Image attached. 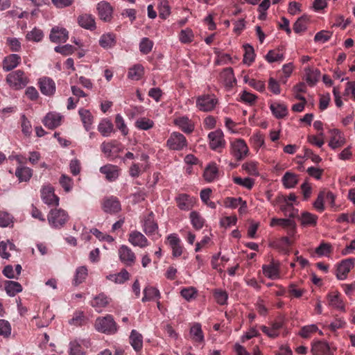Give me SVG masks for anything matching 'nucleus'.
<instances>
[{
    "instance_id": "f257e3e1",
    "label": "nucleus",
    "mask_w": 355,
    "mask_h": 355,
    "mask_svg": "<svg viewBox=\"0 0 355 355\" xmlns=\"http://www.w3.org/2000/svg\"><path fill=\"white\" fill-rule=\"evenodd\" d=\"M96 329L101 333L112 335L117 331V324L112 315L99 317L95 322Z\"/></svg>"
},
{
    "instance_id": "f03ea898",
    "label": "nucleus",
    "mask_w": 355,
    "mask_h": 355,
    "mask_svg": "<svg viewBox=\"0 0 355 355\" xmlns=\"http://www.w3.org/2000/svg\"><path fill=\"white\" fill-rule=\"evenodd\" d=\"M67 212L62 209H51L47 216L50 226L54 229H60L69 220Z\"/></svg>"
},
{
    "instance_id": "7ed1b4c3",
    "label": "nucleus",
    "mask_w": 355,
    "mask_h": 355,
    "mask_svg": "<svg viewBox=\"0 0 355 355\" xmlns=\"http://www.w3.org/2000/svg\"><path fill=\"white\" fill-rule=\"evenodd\" d=\"M6 82L9 86L15 89H23L28 83V78L21 70H16L8 74Z\"/></svg>"
},
{
    "instance_id": "20e7f679",
    "label": "nucleus",
    "mask_w": 355,
    "mask_h": 355,
    "mask_svg": "<svg viewBox=\"0 0 355 355\" xmlns=\"http://www.w3.org/2000/svg\"><path fill=\"white\" fill-rule=\"evenodd\" d=\"M141 227L144 232L148 236L160 237L158 232V225L155 220V215L150 211L146 216H143L141 218Z\"/></svg>"
},
{
    "instance_id": "39448f33",
    "label": "nucleus",
    "mask_w": 355,
    "mask_h": 355,
    "mask_svg": "<svg viewBox=\"0 0 355 355\" xmlns=\"http://www.w3.org/2000/svg\"><path fill=\"white\" fill-rule=\"evenodd\" d=\"M231 154L237 160H242L245 159L249 153V148L247 144L243 139H238L230 144Z\"/></svg>"
},
{
    "instance_id": "423d86ee",
    "label": "nucleus",
    "mask_w": 355,
    "mask_h": 355,
    "mask_svg": "<svg viewBox=\"0 0 355 355\" xmlns=\"http://www.w3.org/2000/svg\"><path fill=\"white\" fill-rule=\"evenodd\" d=\"M209 145L211 150L220 151L226 145L224 134L220 129L210 132L208 134Z\"/></svg>"
},
{
    "instance_id": "0eeeda50",
    "label": "nucleus",
    "mask_w": 355,
    "mask_h": 355,
    "mask_svg": "<svg viewBox=\"0 0 355 355\" xmlns=\"http://www.w3.org/2000/svg\"><path fill=\"white\" fill-rule=\"evenodd\" d=\"M218 103L214 95L203 94L196 98V107L202 112H211Z\"/></svg>"
},
{
    "instance_id": "6e6552de",
    "label": "nucleus",
    "mask_w": 355,
    "mask_h": 355,
    "mask_svg": "<svg viewBox=\"0 0 355 355\" xmlns=\"http://www.w3.org/2000/svg\"><path fill=\"white\" fill-rule=\"evenodd\" d=\"M166 146L173 150H182L187 146V141L182 134L173 132L167 139Z\"/></svg>"
},
{
    "instance_id": "1a4fd4ad",
    "label": "nucleus",
    "mask_w": 355,
    "mask_h": 355,
    "mask_svg": "<svg viewBox=\"0 0 355 355\" xmlns=\"http://www.w3.org/2000/svg\"><path fill=\"white\" fill-rule=\"evenodd\" d=\"M288 236H284L277 241L275 246L282 250L283 252L286 253L288 250V247L292 244V237L295 233V223L292 220L285 229Z\"/></svg>"
},
{
    "instance_id": "9d476101",
    "label": "nucleus",
    "mask_w": 355,
    "mask_h": 355,
    "mask_svg": "<svg viewBox=\"0 0 355 355\" xmlns=\"http://www.w3.org/2000/svg\"><path fill=\"white\" fill-rule=\"evenodd\" d=\"M41 198L44 203L49 206H58L59 205V198L55 194L54 188L50 184L42 187Z\"/></svg>"
},
{
    "instance_id": "9b49d317",
    "label": "nucleus",
    "mask_w": 355,
    "mask_h": 355,
    "mask_svg": "<svg viewBox=\"0 0 355 355\" xmlns=\"http://www.w3.org/2000/svg\"><path fill=\"white\" fill-rule=\"evenodd\" d=\"M96 10L100 19L109 22L113 17V7L106 1H101L96 4Z\"/></svg>"
},
{
    "instance_id": "f8f14e48",
    "label": "nucleus",
    "mask_w": 355,
    "mask_h": 355,
    "mask_svg": "<svg viewBox=\"0 0 355 355\" xmlns=\"http://www.w3.org/2000/svg\"><path fill=\"white\" fill-rule=\"evenodd\" d=\"M119 260L127 266H132L136 261V255L130 248L122 245L118 250Z\"/></svg>"
},
{
    "instance_id": "ddd939ff",
    "label": "nucleus",
    "mask_w": 355,
    "mask_h": 355,
    "mask_svg": "<svg viewBox=\"0 0 355 355\" xmlns=\"http://www.w3.org/2000/svg\"><path fill=\"white\" fill-rule=\"evenodd\" d=\"M166 243L170 246L172 250V255L173 257H179L183 253V246L182 241L175 233L170 234L166 237Z\"/></svg>"
},
{
    "instance_id": "4468645a",
    "label": "nucleus",
    "mask_w": 355,
    "mask_h": 355,
    "mask_svg": "<svg viewBox=\"0 0 355 355\" xmlns=\"http://www.w3.org/2000/svg\"><path fill=\"white\" fill-rule=\"evenodd\" d=\"M128 241L134 247L145 248L150 245L146 236L137 230H133L128 235Z\"/></svg>"
},
{
    "instance_id": "2eb2a0df",
    "label": "nucleus",
    "mask_w": 355,
    "mask_h": 355,
    "mask_svg": "<svg viewBox=\"0 0 355 355\" xmlns=\"http://www.w3.org/2000/svg\"><path fill=\"white\" fill-rule=\"evenodd\" d=\"M62 119L63 116L60 113L50 112L44 117L42 123L47 128L53 130L61 125Z\"/></svg>"
},
{
    "instance_id": "dca6fc26",
    "label": "nucleus",
    "mask_w": 355,
    "mask_h": 355,
    "mask_svg": "<svg viewBox=\"0 0 355 355\" xmlns=\"http://www.w3.org/2000/svg\"><path fill=\"white\" fill-rule=\"evenodd\" d=\"M39 87L42 94L48 96H53L56 89L55 82L49 77H43L39 79Z\"/></svg>"
},
{
    "instance_id": "f3484780",
    "label": "nucleus",
    "mask_w": 355,
    "mask_h": 355,
    "mask_svg": "<svg viewBox=\"0 0 355 355\" xmlns=\"http://www.w3.org/2000/svg\"><path fill=\"white\" fill-rule=\"evenodd\" d=\"M69 38V33L66 28L60 26L52 28L49 39L53 43H64Z\"/></svg>"
},
{
    "instance_id": "a211bd4d",
    "label": "nucleus",
    "mask_w": 355,
    "mask_h": 355,
    "mask_svg": "<svg viewBox=\"0 0 355 355\" xmlns=\"http://www.w3.org/2000/svg\"><path fill=\"white\" fill-rule=\"evenodd\" d=\"M354 266V259H347L343 260L336 269V276L339 280H344L347 278L348 272Z\"/></svg>"
},
{
    "instance_id": "6ab92c4d",
    "label": "nucleus",
    "mask_w": 355,
    "mask_h": 355,
    "mask_svg": "<svg viewBox=\"0 0 355 355\" xmlns=\"http://www.w3.org/2000/svg\"><path fill=\"white\" fill-rule=\"evenodd\" d=\"M103 210L110 214H115L121 211V203L117 198L110 196L105 198L103 203Z\"/></svg>"
},
{
    "instance_id": "aec40b11",
    "label": "nucleus",
    "mask_w": 355,
    "mask_h": 355,
    "mask_svg": "<svg viewBox=\"0 0 355 355\" xmlns=\"http://www.w3.org/2000/svg\"><path fill=\"white\" fill-rule=\"evenodd\" d=\"M178 207L184 211L191 209L195 204V198L184 193L178 195L176 197Z\"/></svg>"
},
{
    "instance_id": "412c9836",
    "label": "nucleus",
    "mask_w": 355,
    "mask_h": 355,
    "mask_svg": "<svg viewBox=\"0 0 355 355\" xmlns=\"http://www.w3.org/2000/svg\"><path fill=\"white\" fill-rule=\"evenodd\" d=\"M331 137L329 142V146L335 150L343 146L345 144L344 135L337 129L331 130Z\"/></svg>"
},
{
    "instance_id": "4be33fe9",
    "label": "nucleus",
    "mask_w": 355,
    "mask_h": 355,
    "mask_svg": "<svg viewBox=\"0 0 355 355\" xmlns=\"http://www.w3.org/2000/svg\"><path fill=\"white\" fill-rule=\"evenodd\" d=\"M312 353L314 355L333 354L329 344L324 340L315 341L312 345Z\"/></svg>"
},
{
    "instance_id": "5701e85b",
    "label": "nucleus",
    "mask_w": 355,
    "mask_h": 355,
    "mask_svg": "<svg viewBox=\"0 0 355 355\" xmlns=\"http://www.w3.org/2000/svg\"><path fill=\"white\" fill-rule=\"evenodd\" d=\"M174 123L185 133H191L194 130L193 122L185 116L175 119Z\"/></svg>"
},
{
    "instance_id": "b1692460",
    "label": "nucleus",
    "mask_w": 355,
    "mask_h": 355,
    "mask_svg": "<svg viewBox=\"0 0 355 355\" xmlns=\"http://www.w3.org/2000/svg\"><path fill=\"white\" fill-rule=\"evenodd\" d=\"M263 275L270 279H277L279 278V264L272 262L268 265L262 266Z\"/></svg>"
},
{
    "instance_id": "393cba45",
    "label": "nucleus",
    "mask_w": 355,
    "mask_h": 355,
    "mask_svg": "<svg viewBox=\"0 0 355 355\" xmlns=\"http://www.w3.org/2000/svg\"><path fill=\"white\" fill-rule=\"evenodd\" d=\"M100 172L105 175V178L110 182L116 180L119 177V169L116 166L107 164L100 168Z\"/></svg>"
},
{
    "instance_id": "a878e982",
    "label": "nucleus",
    "mask_w": 355,
    "mask_h": 355,
    "mask_svg": "<svg viewBox=\"0 0 355 355\" xmlns=\"http://www.w3.org/2000/svg\"><path fill=\"white\" fill-rule=\"evenodd\" d=\"M270 109L272 114L277 119L283 118L288 114L287 106L279 101L272 102L270 105Z\"/></svg>"
},
{
    "instance_id": "bb28decb",
    "label": "nucleus",
    "mask_w": 355,
    "mask_h": 355,
    "mask_svg": "<svg viewBox=\"0 0 355 355\" xmlns=\"http://www.w3.org/2000/svg\"><path fill=\"white\" fill-rule=\"evenodd\" d=\"M21 62V57L17 54H10L6 56L3 61V69L6 71H11L18 66Z\"/></svg>"
},
{
    "instance_id": "cd10ccee",
    "label": "nucleus",
    "mask_w": 355,
    "mask_h": 355,
    "mask_svg": "<svg viewBox=\"0 0 355 355\" xmlns=\"http://www.w3.org/2000/svg\"><path fill=\"white\" fill-rule=\"evenodd\" d=\"M130 278V274L125 269H122L119 272L106 275V279L114 284H122Z\"/></svg>"
},
{
    "instance_id": "c85d7f7f",
    "label": "nucleus",
    "mask_w": 355,
    "mask_h": 355,
    "mask_svg": "<svg viewBox=\"0 0 355 355\" xmlns=\"http://www.w3.org/2000/svg\"><path fill=\"white\" fill-rule=\"evenodd\" d=\"M78 24L83 28L94 30L96 28L94 17L89 14H83L78 17Z\"/></svg>"
},
{
    "instance_id": "c756f323",
    "label": "nucleus",
    "mask_w": 355,
    "mask_h": 355,
    "mask_svg": "<svg viewBox=\"0 0 355 355\" xmlns=\"http://www.w3.org/2000/svg\"><path fill=\"white\" fill-rule=\"evenodd\" d=\"M203 177L206 182H211L216 180L218 177V169L216 164H209L203 173Z\"/></svg>"
},
{
    "instance_id": "7c9ffc66",
    "label": "nucleus",
    "mask_w": 355,
    "mask_h": 355,
    "mask_svg": "<svg viewBox=\"0 0 355 355\" xmlns=\"http://www.w3.org/2000/svg\"><path fill=\"white\" fill-rule=\"evenodd\" d=\"M323 124L320 121H315L313 123V127L315 130L319 131V133L316 136L312 135V144H315L318 147H322L324 144V132L322 130Z\"/></svg>"
},
{
    "instance_id": "2f4dec72",
    "label": "nucleus",
    "mask_w": 355,
    "mask_h": 355,
    "mask_svg": "<svg viewBox=\"0 0 355 355\" xmlns=\"http://www.w3.org/2000/svg\"><path fill=\"white\" fill-rule=\"evenodd\" d=\"M99 44L103 49H111L116 44V36L112 33L103 34L99 39Z\"/></svg>"
},
{
    "instance_id": "473e14b6",
    "label": "nucleus",
    "mask_w": 355,
    "mask_h": 355,
    "mask_svg": "<svg viewBox=\"0 0 355 355\" xmlns=\"http://www.w3.org/2000/svg\"><path fill=\"white\" fill-rule=\"evenodd\" d=\"M130 343L136 352L140 351L143 347L142 335L135 329L132 330L130 336Z\"/></svg>"
},
{
    "instance_id": "72a5a7b5",
    "label": "nucleus",
    "mask_w": 355,
    "mask_h": 355,
    "mask_svg": "<svg viewBox=\"0 0 355 355\" xmlns=\"http://www.w3.org/2000/svg\"><path fill=\"white\" fill-rule=\"evenodd\" d=\"M84 128L87 131L92 128L93 123V116L88 110L80 108L78 111Z\"/></svg>"
},
{
    "instance_id": "f704fd0d",
    "label": "nucleus",
    "mask_w": 355,
    "mask_h": 355,
    "mask_svg": "<svg viewBox=\"0 0 355 355\" xmlns=\"http://www.w3.org/2000/svg\"><path fill=\"white\" fill-rule=\"evenodd\" d=\"M15 175L20 182H27L32 177L33 171L27 166H19L15 171Z\"/></svg>"
},
{
    "instance_id": "c9c22d12",
    "label": "nucleus",
    "mask_w": 355,
    "mask_h": 355,
    "mask_svg": "<svg viewBox=\"0 0 355 355\" xmlns=\"http://www.w3.org/2000/svg\"><path fill=\"white\" fill-rule=\"evenodd\" d=\"M98 130L103 137H109L114 130V126L109 119H105L99 123Z\"/></svg>"
},
{
    "instance_id": "e433bc0d",
    "label": "nucleus",
    "mask_w": 355,
    "mask_h": 355,
    "mask_svg": "<svg viewBox=\"0 0 355 355\" xmlns=\"http://www.w3.org/2000/svg\"><path fill=\"white\" fill-rule=\"evenodd\" d=\"M85 341L82 340H74L69 343V355H84L83 348Z\"/></svg>"
},
{
    "instance_id": "4c0bfd02",
    "label": "nucleus",
    "mask_w": 355,
    "mask_h": 355,
    "mask_svg": "<svg viewBox=\"0 0 355 355\" xmlns=\"http://www.w3.org/2000/svg\"><path fill=\"white\" fill-rule=\"evenodd\" d=\"M144 73V67L139 64H137L129 69L128 78L132 80H139L143 76Z\"/></svg>"
},
{
    "instance_id": "58836bf2",
    "label": "nucleus",
    "mask_w": 355,
    "mask_h": 355,
    "mask_svg": "<svg viewBox=\"0 0 355 355\" xmlns=\"http://www.w3.org/2000/svg\"><path fill=\"white\" fill-rule=\"evenodd\" d=\"M329 304L333 307L345 311V304L342 299L340 298L338 293H333L329 295Z\"/></svg>"
},
{
    "instance_id": "ea45409f",
    "label": "nucleus",
    "mask_w": 355,
    "mask_h": 355,
    "mask_svg": "<svg viewBox=\"0 0 355 355\" xmlns=\"http://www.w3.org/2000/svg\"><path fill=\"white\" fill-rule=\"evenodd\" d=\"M5 289L8 295L14 297L16 294L22 291V286L17 282L8 281L6 283Z\"/></svg>"
},
{
    "instance_id": "a19ab883",
    "label": "nucleus",
    "mask_w": 355,
    "mask_h": 355,
    "mask_svg": "<svg viewBox=\"0 0 355 355\" xmlns=\"http://www.w3.org/2000/svg\"><path fill=\"white\" fill-rule=\"evenodd\" d=\"M159 297L160 293L158 289L153 286H146L144 289V297L141 300L143 302H145L155 298H159Z\"/></svg>"
},
{
    "instance_id": "79ce46f5",
    "label": "nucleus",
    "mask_w": 355,
    "mask_h": 355,
    "mask_svg": "<svg viewBox=\"0 0 355 355\" xmlns=\"http://www.w3.org/2000/svg\"><path fill=\"white\" fill-rule=\"evenodd\" d=\"M44 36L42 30L35 27L26 33V38L31 42H40L43 40Z\"/></svg>"
},
{
    "instance_id": "37998d69",
    "label": "nucleus",
    "mask_w": 355,
    "mask_h": 355,
    "mask_svg": "<svg viewBox=\"0 0 355 355\" xmlns=\"http://www.w3.org/2000/svg\"><path fill=\"white\" fill-rule=\"evenodd\" d=\"M190 334L193 341L199 343L204 341V336L200 324H194L191 327Z\"/></svg>"
},
{
    "instance_id": "c03bdc74",
    "label": "nucleus",
    "mask_w": 355,
    "mask_h": 355,
    "mask_svg": "<svg viewBox=\"0 0 355 355\" xmlns=\"http://www.w3.org/2000/svg\"><path fill=\"white\" fill-rule=\"evenodd\" d=\"M88 275V270L86 266L78 267L76 270L73 283L76 285L80 284L85 281Z\"/></svg>"
},
{
    "instance_id": "a18cd8bd",
    "label": "nucleus",
    "mask_w": 355,
    "mask_h": 355,
    "mask_svg": "<svg viewBox=\"0 0 355 355\" xmlns=\"http://www.w3.org/2000/svg\"><path fill=\"white\" fill-rule=\"evenodd\" d=\"M108 303L106 296L101 294L94 297L91 302V305L96 309V311L101 312L102 309L105 307Z\"/></svg>"
},
{
    "instance_id": "49530a36",
    "label": "nucleus",
    "mask_w": 355,
    "mask_h": 355,
    "mask_svg": "<svg viewBox=\"0 0 355 355\" xmlns=\"http://www.w3.org/2000/svg\"><path fill=\"white\" fill-rule=\"evenodd\" d=\"M190 220L191 225L196 230L202 228L205 220L197 211H193L190 213Z\"/></svg>"
},
{
    "instance_id": "de8ad7c7",
    "label": "nucleus",
    "mask_w": 355,
    "mask_h": 355,
    "mask_svg": "<svg viewBox=\"0 0 355 355\" xmlns=\"http://www.w3.org/2000/svg\"><path fill=\"white\" fill-rule=\"evenodd\" d=\"M282 182L286 188L291 189L297 184V178L296 175L294 173L291 172H286L282 178Z\"/></svg>"
},
{
    "instance_id": "09e8293b",
    "label": "nucleus",
    "mask_w": 355,
    "mask_h": 355,
    "mask_svg": "<svg viewBox=\"0 0 355 355\" xmlns=\"http://www.w3.org/2000/svg\"><path fill=\"white\" fill-rule=\"evenodd\" d=\"M154 126V122L150 119L141 117L135 121V127L141 130H148Z\"/></svg>"
},
{
    "instance_id": "8fccbe9b",
    "label": "nucleus",
    "mask_w": 355,
    "mask_h": 355,
    "mask_svg": "<svg viewBox=\"0 0 355 355\" xmlns=\"http://www.w3.org/2000/svg\"><path fill=\"white\" fill-rule=\"evenodd\" d=\"M148 168V164L140 165L137 163H134L130 167L129 174L132 178H138L144 171H146Z\"/></svg>"
},
{
    "instance_id": "3c124183",
    "label": "nucleus",
    "mask_w": 355,
    "mask_h": 355,
    "mask_svg": "<svg viewBox=\"0 0 355 355\" xmlns=\"http://www.w3.org/2000/svg\"><path fill=\"white\" fill-rule=\"evenodd\" d=\"M309 26V18L303 16L300 17L294 24L293 30L297 33L304 32Z\"/></svg>"
},
{
    "instance_id": "603ef678",
    "label": "nucleus",
    "mask_w": 355,
    "mask_h": 355,
    "mask_svg": "<svg viewBox=\"0 0 355 355\" xmlns=\"http://www.w3.org/2000/svg\"><path fill=\"white\" fill-rule=\"evenodd\" d=\"M21 132L26 137H30L32 134L33 128L31 121L25 116V114L21 115Z\"/></svg>"
},
{
    "instance_id": "864d4df0",
    "label": "nucleus",
    "mask_w": 355,
    "mask_h": 355,
    "mask_svg": "<svg viewBox=\"0 0 355 355\" xmlns=\"http://www.w3.org/2000/svg\"><path fill=\"white\" fill-rule=\"evenodd\" d=\"M242 168L249 175H259L258 163L254 161H250L242 165Z\"/></svg>"
},
{
    "instance_id": "5fc2aeb1",
    "label": "nucleus",
    "mask_w": 355,
    "mask_h": 355,
    "mask_svg": "<svg viewBox=\"0 0 355 355\" xmlns=\"http://www.w3.org/2000/svg\"><path fill=\"white\" fill-rule=\"evenodd\" d=\"M159 15L162 19H166L171 14V9L167 0H159Z\"/></svg>"
},
{
    "instance_id": "6e6d98bb",
    "label": "nucleus",
    "mask_w": 355,
    "mask_h": 355,
    "mask_svg": "<svg viewBox=\"0 0 355 355\" xmlns=\"http://www.w3.org/2000/svg\"><path fill=\"white\" fill-rule=\"evenodd\" d=\"M59 182L66 193L71 191L73 187V180L67 175L62 174L60 176Z\"/></svg>"
},
{
    "instance_id": "4d7b16f0",
    "label": "nucleus",
    "mask_w": 355,
    "mask_h": 355,
    "mask_svg": "<svg viewBox=\"0 0 355 355\" xmlns=\"http://www.w3.org/2000/svg\"><path fill=\"white\" fill-rule=\"evenodd\" d=\"M8 248L10 250H14L15 249V245L9 240L0 242V256L3 259H8L10 257V254L6 252V249Z\"/></svg>"
},
{
    "instance_id": "13d9d810",
    "label": "nucleus",
    "mask_w": 355,
    "mask_h": 355,
    "mask_svg": "<svg viewBox=\"0 0 355 355\" xmlns=\"http://www.w3.org/2000/svg\"><path fill=\"white\" fill-rule=\"evenodd\" d=\"M245 53L243 56V62L250 65L254 60V51L253 47L250 44L243 46Z\"/></svg>"
},
{
    "instance_id": "bf43d9fd",
    "label": "nucleus",
    "mask_w": 355,
    "mask_h": 355,
    "mask_svg": "<svg viewBox=\"0 0 355 355\" xmlns=\"http://www.w3.org/2000/svg\"><path fill=\"white\" fill-rule=\"evenodd\" d=\"M197 290L193 286L184 288L181 290L180 294L182 297L187 301H190L196 298L197 295Z\"/></svg>"
},
{
    "instance_id": "052dcab7",
    "label": "nucleus",
    "mask_w": 355,
    "mask_h": 355,
    "mask_svg": "<svg viewBox=\"0 0 355 355\" xmlns=\"http://www.w3.org/2000/svg\"><path fill=\"white\" fill-rule=\"evenodd\" d=\"M153 46V42L148 37H144L141 39L139 43V50L143 54L149 53Z\"/></svg>"
},
{
    "instance_id": "680f3d73",
    "label": "nucleus",
    "mask_w": 355,
    "mask_h": 355,
    "mask_svg": "<svg viewBox=\"0 0 355 355\" xmlns=\"http://www.w3.org/2000/svg\"><path fill=\"white\" fill-rule=\"evenodd\" d=\"M193 33L192 30L189 28L182 30L179 35L180 41L184 44L191 42L193 40Z\"/></svg>"
},
{
    "instance_id": "e2e57ef3",
    "label": "nucleus",
    "mask_w": 355,
    "mask_h": 355,
    "mask_svg": "<svg viewBox=\"0 0 355 355\" xmlns=\"http://www.w3.org/2000/svg\"><path fill=\"white\" fill-rule=\"evenodd\" d=\"M214 296L218 304L224 305L227 303L228 295L226 291L221 289H216L214 291Z\"/></svg>"
},
{
    "instance_id": "0e129e2a",
    "label": "nucleus",
    "mask_w": 355,
    "mask_h": 355,
    "mask_svg": "<svg viewBox=\"0 0 355 355\" xmlns=\"http://www.w3.org/2000/svg\"><path fill=\"white\" fill-rule=\"evenodd\" d=\"M115 123L117 128L121 132L123 135L125 136L128 134V128L125 123L123 116L120 114H117L116 115Z\"/></svg>"
},
{
    "instance_id": "69168bd1",
    "label": "nucleus",
    "mask_w": 355,
    "mask_h": 355,
    "mask_svg": "<svg viewBox=\"0 0 355 355\" xmlns=\"http://www.w3.org/2000/svg\"><path fill=\"white\" fill-rule=\"evenodd\" d=\"M250 142L253 147L258 150L264 144L263 136L260 132H256L250 137Z\"/></svg>"
},
{
    "instance_id": "338daca9",
    "label": "nucleus",
    "mask_w": 355,
    "mask_h": 355,
    "mask_svg": "<svg viewBox=\"0 0 355 355\" xmlns=\"http://www.w3.org/2000/svg\"><path fill=\"white\" fill-rule=\"evenodd\" d=\"M332 36V33L328 31L322 30L317 33L315 35L314 40L315 42L324 43L327 42Z\"/></svg>"
},
{
    "instance_id": "774afa93",
    "label": "nucleus",
    "mask_w": 355,
    "mask_h": 355,
    "mask_svg": "<svg viewBox=\"0 0 355 355\" xmlns=\"http://www.w3.org/2000/svg\"><path fill=\"white\" fill-rule=\"evenodd\" d=\"M233 181L235 184L241 185L248 189H252L254 185V181L250 178H241L240 177H234Z\"/></svg>"
}]
</instances>
